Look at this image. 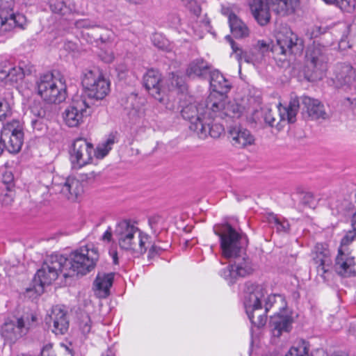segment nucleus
<instances>
[{
  "label": "nucleus",
  "instance_id": "obj_46",
  "mask_svg": "<svg viewBox=\"0 0 356 356\" xmlns=\"http://www.w3.org/2000/svg\"><path fill=\"white\" fill-rule=\"evenodd\" d=\"M113 231L111 227H108L102 236V240L105 242H111L112 240Z\"/></svg>",
  "mask_w": 356,
  "mask_h": 356
},
{
  "label": "nucleus",
  "instance_id": "obj_57",
  "mask_svg": "<svg viewBox=\"0 0 356 356\" xmlns=\"http://www.w3.org/2000/svg\"><path fill=\"white\" fill-rule=\"evenodd\" d=\"M316 29H318V32H319L320 33H321V29L320 27L316 28Z\"/></svg>",
  "mask_w": 356,
  "mask_h": 356
},
{
  "label": "nucleus",
  "instance_id": "obj_14",
  "mask_svg": "<svg viewBox=\"0 0 356 356\" xmlns=\"http://www.w3.org/2000/svg\"><path fill=\"white\" fill-rule=\"evenodd\" d=\"M211 111L209 115L213 119L224 118L227 116L232 118L240 117L244 111V107L236 101H229L224 96L216 97L214 95L208 97L207 104Z\"/></svg>",
  "mask_w": 356,
  "mask_h": 356
},
{
  "label": "nucleus",
  "instance_id": "obj_56",
  "mask_svg": "<svg viewBox=\"0 0 356 356\" xmlns=\"http://www.w3.org/2000/svg\"><path fill=\"white\" fill-rule=\"evenodd\" d=\"M12 179H13V177H12V175H9L8 176V178H7V179H6V180H7L8 181H10V180H12Z\"/></svg>",
  "mask_w": 356,
  "mask_h": 356
},
{
  "label": "nucleus",
  "instance_id": "obj_40",
  "mask_svg": "<svg viewBox=\"0 0 356 356\" xmlns=\"http://www.w3.org/2000/svg\"><path fill=\"white\" fill-rule=\"evenodd\" d=\"M12 110L10 104L6 100H0V121L5 120L10 116Z\"/></svg>",
  "mask_w": 356,
  "mask_h": 356
},
{
  "label": "nucleus",
  "instance_id": "obj_55",
  "mask_svg": "<svg viewBox=\"0 0 356 356\" xmlns=\"http://www.w3.org/2000/svg\"><path fill=\"white\" fill-rule=\"evenodd\" d=\"M112 257H113V262L114 264H118V256H117V252H113V254H112Z\"/></svg>",
  "mask_w": 356,
  "mask_h": 356
},
{
  "label": "nucleus",
  "instance_id": "obj_45",
  "mask_svg": "<svg viewBox=\"0 0 356 356\" xmlns=\"http://www.w3.org/2000/svg\"><path fill=\"white\" fill-rule=\"evenodd\" d=\"M31 123L33 130L38 131H42L46 128L45 124L42 123L41 119H32Z\"/></svg>",
  "mask_w": 356,
  "mask_h": 356
},
{
  "label": "nucleus",
  "instance_id": "obj_23",
  "mask_svg": "<svg viewBox=\"0 0 356 356\" xmlns=\"http://www.w3.org/2000/svg\"><path fill=\"white\" fill-rule=\"evenodd\" d=\"M355 79L356 71L350 65L340 63L335 67L334 76L332 79L335 87L350 88L355 83Z\"/></svg>",
  "mask_w": 356,
  "mask_h": 356
},
{
  "label": "nucleus",
  "instance_id": "obj_5",
  "mask_svg": "<svg viewBox=\"0 0 356 356\" xmlns=\"http://www.w3.org/2000/svg\"><path fill=\"white\" fill-rule=\"evenodd\" d=\"M264 291L266 289H264ZM266 294V291H265ZM261 299V302L265 301V309L268 312L274 305H278L279 312H276L270 317L269 327L273 338H280L284 334L289 333L292 329L293 317L291 311L286 308L284 298L280 295L271 294L266 298Z\"/></svg>",
  "mask_w": 356,
  "mask_h": 356
},
{
  "label": "nucleus",
  "instance_id": "obj_18",
  "mask_svg": "<svg viewBox=\"0 0 356 356\" xmlns=\"http://www.w3.org/2000/svg\"><path fill=\"white\" fill-rule=\"evenodd\" d=\"M69 154L73 168L78 169L91 162L94 154V147L86 139L77 138L72 143Z\"/></svg>",
  "mask_w": 356,
  "mask_h": 356
},
{
  "label": "nucleus",
  "instance_id": "obj_42",
  "mask_svg": "<svg viewBox=\"0 0 356 356\" xmlns=\"http://www.w3.org/2000/svg\"><path fill=\"white\" fill-rule=\"evenodd\" d=\"M79 328L84 336L90 333L91 330V321L88 315L82 316V319L79 323Z\"/></svg>",
  "mask_w": 356,
  "mask_h": 356
},
{
  "label": "nucleus",
  "instance_id": "obj_6",
  "mask_svg": "<svg viewBox=\"0 0 356 356\" xmlns=\"http://www.w3.org/2000/svg\"><path fill=\"white\" fill-rule=\"evenodd\" d=\"M37 94L48 104H60L67 97V86L65 79L48 73L40 76L35 82Z\"/></svg>",
  "mask_w": 356,
  "mask_h": 356
},
{
  "label": "nucleus",
  "instance_id": "obj_19",
  "mask_svg": "<svg viewBox=\"0 0 356 356\" xmlns=\"http://www.w3.org/2000/svg\"><path fill=\"white\" fill-rule=\"evenodd\" d=\"M299 42L297 35L286 29L277 33L276 44L273 46L272 51L276 56L295 53L296 50L301 49L302 44Z\"/></svg>",
  "mask_w": 356,
  "mask_h": 356
},
{
  "label": "nucleus",
  "instance_id": "obj_38",
  "mask_svg": "<svg viewBox=\"0 0 356 356\" xmlns=\"http://www.w3.org/2000/svg\"><path fill=\"white\" fill-rule=\"evenodd\" d=\"M354 241H356V231L353 229L347 232L343 237L339 248H343V250H349L348 246Z\"/></svg>",
  "mask_w": 356,
  "mask_h": 356
},
{
  "label": "nucleus",
  "instance_id": "obj_27",
  "mask_svg": "<svg viewBox=\"0 0 356 356\" xmlns=\"http://www.w3.org/2000/svg\"><path fill=\"white\" fill-rule=\"evenodd\" d=\"M210 86L213 92L209 95L216 97L223 96L229 92L231 83L218 70H214L211 73Z\"/></svg>",
  "mask_w": 356,
  "mask_h": 356
},
{
  "label": "nucleus",
  "instance_id": "obj_36",
  "mask_svg": "<svg viewBox=\"0 0 356 356\" xmlns=\"http://www.w3.org/2000/svg\"><path fill=\"white\" fill-rule=\"evenodd\" d=\"M50 8L53 13L61 16H67L72 13V9L67 6L63 0L51 1Z\"/></svg>",
  "mask_w": 356,
  "mask_h": 356
},
{
  "label": "nucleus",
  "instance_id": "obj_24",
  "mask_svg": "<svg viewBox=\"0 0 356 356\" xmlns=\"http://www.w3.org/2000/svg\"><path fill=\"white\" fill-rule=\"evenodd\" d=\"M53 189L59 191L70 201H76L83 193V184L75 177H68L63 184H54Z\"/></svg>",
  "mask_w": 356,
  "mask_h": 356
},
{
  "label": "nucleus",
  "instance_id": "obj_49",
  "mask_svg": "<svg viewBox=\"0 0 356 356\" xmlns=\"http://www.w3.org/2000/svg\"><path fill=\"white\" fill-rule=\"evenodd\" d=\"M257 47H259V49L260 50H264L265 49H268V45L267 44V43L264 41V40H259L257 42Z\"/></svg>",
  "mask_w": 356,
  "mask_h": 356
},
{
  "label": "nucleus",
  "instance_id": "obj_32",
  "mask_svg": "<svg viewBox=\"0 0 356 356\" xmlns=\"http://www.w3.org/2000/svg\"><path fill=\"white\" fill-rule=\"evenodd\" d=\"M209 68V63L202 58H197L192 60L187 69L186 75L189 78L200 77L204 75Z\"/></svg>",
  "mask_w": 356,
  "mask_h": 356
},
{
  "label": "nucleus",
  "instance_id": "obj_33",
  "mask_svg": "<svg viewBox=\"0 0 356 356\" xmlns=\"http://www.w3.org/2000/svg\"><path fill=\"white\" fill-rule=\"evenodd\" d=\"M229 24L232 34L236 38H243L249 35L247 26L233 13L229 15Z\"/></svg>",
  "mask_w": 356,
  "mask_h": 356
},
{
  "label": "nucleus",
  "instance_id": "obj_26",
  "mask_svg": "<svg viewBox=\"0 0 356 356\" xmlns=\"http://www.w3.org/2000/svg\"><path fill=\"white\" fill-rule=\"evenodd\" d=\"M229 138L234 147H245L254 143V138L250 131L241 126L231 127L229 130Z\"/></svg>",
  "mask_w": 356,
  "mask_h": 356
},
{
  "label": "nucleus",
  "instance_id": "obj_7",
  "mask_svg": "<svg viewBox=\"0 0 356 356\" xmlns=\"http://www.w3.org/2000/svg\"><path fill=\"white\" fill-rule=\"evenodd\" d=\"M143 82L149 93L161 102L167 90L178 89L183 91L185 89V80L182 76L172 74L168 80H163L161 74L155 70H149L144 75Z\"/></svg>",
  "mask_w": 356,
  "mask_h": 356
},
{
  "label": "nucleus",
  "instance_id": "obj_51",
  "mask_svg": "<svg viewBox=\"0 0 356 356\" xmlns=\"http://www.w3.org/2000/svg\"><path fill=\"white\" fill-rule=\"evenodd\" d=\"M351 222L353 229L356 231V212L353 214L352 217Z\"/></svg>",
  "mask_w": 356,
  "mask_h": 356
},
{
  "label": "nucleus",
  "instance_id": "obj_21",
  "mask_svg": "<svg viewBox=\"0 0 356 356\" xmlns=\"http://www.w3.org/2000/svg\"><path fill=\"white\" fill-rule=\"evenodd\" d=\"M334 268L337 273L341 276L350 277L356 275L355 257L351 255L350 250H343V248H339Z\"/></svg>",
  "mask_w": 356,
  "mask_h": 356
},
{
  "label": "nucleus",
  "instance_id": "obj_31",
  "mask_svg": "<svg viewBox=\"0 0 356 356\" xmlns=\"http://www.w3.org/2000/svg\"><path fill=\"white\" fill-rule=\"evenodd\" d=\"M314 260L316 264L318 275L325 279V274L328 273L331 265L330 251L326 248L321 252L316 251Z\"/></svg>",
  "mask_w": 356,
  "mask_h": 356
},
{
  "label": "nucleus",
  "instance_id": "obj_28",
  "mask_svg": "<svg viewBox=\"0 0 356 356\" xmlns=\"http://www.w3.org/2000/svg\"><path fill=\"white\" fill-rule=\"evenodd\" d=\"M114 275L113 273H99L94 282L95 295L99 298H105L110 293Z\"/></svg>",
  "mask_w": 356,
  "mask_h": 356
},
{
  "label": "nucleus",
  "instance_id": "obj_54",
  "mask_svg": "<svg viewBox=\"0 0 356 356\" xmlns=\"http://www.w3.org/2000/svg\"><path fill=\"white\" fill-rule=\"evenodd\" d=\"M339 26H340L341 27V29H343L345 30L346 32H348V26L346 25V24H343V23H340L339 24Z\"/></svg>",
  "mask_w": 356,
  "mask_h": 356
},
{
  "label": "nucleus",
  "instance_id": "obj_11",
  "mask_svg": "<svg viewBox=\"0 0 356 356\" xmlns=\"http://www.w3.org/2000/svg\"><path fill=\"white\" fill-rule=\"evenodd\" d=\"M36 321V316L33 314L8 318L1 326V334L8 343L14 344L28 334Z\"/></svg>",
  "mask_w": 356,
  "mask_h": 356
},
{
  "label": "nucleus",
  "instance_id": "obj_39",
  "mask_svg": "<svg viewBox=\"0 0 356 356\" xmlns=\"http://www.w3.org/2000/svg\"><path fill=\"white\" fill-rule=\"evenodd\" d=\"M335 6L344 12L352 13L355 7V1L337 0Z\"/></svg>",
  "mask_w": 356,
  "mask_h": 356
},
{
  "label": "nucleus",
  "instance_id": "obj_17",
  "mask_svg": "<svg viewBox=\"0 0 356 356\" xmlns=\"http://www.w3.org/2000/svg\"><path fill=\"white\" fill-rule=\"evenodd\" d=\"M190 11L189 30L188 33L195 40L203 37L209 28V21L201 15V8L195 0H181Z\"/></svg>",
  "mask_w": 356,
  "mask_h": 356
},
{
  "label": "nucleus",
  "instance_id": "obj_41",
  "mask_svg": "<svg viewBox=\"0 0 356 356\" xmlns=\"http://www.w3.org/2000/svg\"><path fill=\"white\" fill-rule=\"evenodd\" d=\"M152 40L154 45L159 49H165L168 46V40L161 34H154Z\"/></svg>",
  "mask_w": 356,
  "mask_h": 356
},
{
  "label": "nucleus",
  "instance_id": "obj_25",
  "mask_svg": "<svg viewBox=\"0 0 356 356\" xmlns=\"http://www.w3.org/2000/svg\"><path fill=\"white\" fill-rule=\"evenodd\" d=\"M24 76V72L22 67L7 60L0 63V81L13 84L21 81Z\"/></svg>",
  "mask_w": 356,
  "mask_h": 356
},
{
  "label": "nucleus",
  "instance_id": "obj_34",
  "mask_svg": "<svg viewBox=\"0 0 356 356\" xmlns=\"http://www.w3.org/2000/svg\"><path fill=\"white\" fill-rule=\"evenodd\" d=\"M30 113L39 119H43L49 116V111L48 107L39 101L33 102L29 108Z\"/></svg>",
  "mask_w": 356,
  "mask_h": 356
},
{
  "label": "nucleus",
  "instance_id": "obj_47",
  "mask_svg": "<svg viewBox=\"0 0 356 356\" xmlns=\"http://www.w3.org/2000/svg\"><path fill=\"white\" fill-rule=\"evenodd\" d=\"M41 356H56L51 344H47L43 347Z\"/></svg>",
  "mask_w": 356,
  "mask_h": 356
},
{
  "label": "nucleus",
  "instance_id": "obj_10",
  "mask_svg": "<svg viewBox=\"0 0 356 356\" xmlns=\"http://www.w3.org/2000/svg\"><path fill=\"white\" fill-rule=\"evenodd\" d=\"M244 299L245 312L252 325L262 327L266 323V309L263 311L261 299L266 293L264 287L259 284H251Z\"/></svg>",
  "mask_w": 356,
  "mask_h": 356
},
{
  "label": "nucleus",
  "instance_id": "obj_9",
  "mask_svg": "<svg viewBox=\"0 0 356 356\" xmlns=\"http://www.w3.org/2000/svg\"><path fill=\"white\" fill-rule=\"evenodd\" d=\"M307 70L305 76L307 81L316 82L322 80L326 75L328 58L325 46L314 42L307 51Z\"/></svg>",
  "mask_w": 356,
  "mask_h": 356
},
{
  "label": "nucleus",
  "instance_id": "obj_37",
  "mask_svg": "<svg viewBox=\"0 0 356 356\" xmlns=\"http://www.w3.org/2000/svg\"><path fill=\"white\" fill-rule=\"evenodd\" d=\"M114 143V138L109 137L104 143L99 145L96 150L94 149L93 155H95L97 159H103L111 149L112 145Z\"/></svg>",
  "mask_w": 356,
  "mask_h": 356
},
{
  "label": "nucleus",
  "instance_id": "obj_20",
  "mask_svg": "<svg viewBox=\"0 0 356 356\" xmlns=\"http://www.w3.org/2000/svg\"><path fill=\"white\" fill-rule=\"evenodd\" d=\"M2 138L9 152H19L24 143V132L20 122L14 120L6 124L2 131Z\"/></svg>",
  "mask_w": 356,
  "mask_h": 356
},
{
  "label": "nucleus",
  "instance_id": "obj_22",
  "mask_svg": "<svg viewBox=\"0 0 356 356\" xmlns=\"http://www.w3.org/2000/svg\"><path fill=\"white\" fill-rule=\"evenodd\" d=\"M46 321L52 332L56 335L64 334L68 330L69 321L66 312L59 306L52 308Z\"/></svg>",
  "mask_w": 356,
  "mask_h": 356
},
{
  "label": "nucleus",
  "instance_id": "obj_29",
  "mask_svg": "<svg viewBox=\"0 0 356 356\" xmlns=\"http://www.w3.org/2000/svg\"><path fill=\"white\" fill-rule=\"evenodd\" d=\"M113 40V33H108L104 36L101 35L97 41L99 45V50L97 53L99 58L106 63H111L114 60L115 56L112 48L111 47V41Z\"/></svg>",
  "mask_w": 356,
  "mask_h": 356
},
{
  "label": "nucleus",
  "instance_id": "obj_44",
  "mask_svg": "<svg viewBox=\"0 0 356 356\" xmlns=\"http://www.w3.org/2000/svg\"><path fill=\"white\" fill-rule=\"evenodd\" d=\"M225 39L229 42L233 51L236 54L238 59L241 58L242 50L239 49L229 35H226Z\"/></svg>",
  "mask_w": 356,
  "mask_h": 356
},
{
  "label": "nucleus",
  "instance_id": "obj_2",
  "mask_svg": "<svg viewBox=\"0 0 356 356\" xmlns=\"http://www.w3.org/2000/svg\"><path fill=\"white\" fill-rule=\"evenodd\" d=\"M214 232L219 236L222 256L226 259H234L233 264L220 272V275L229 284H233L238 277H243L253 271L249 259L241 257L240 254L247 243L245 236L238 232L228 224L214 227Z\"/></svg>",
  "mask_w": 356,
  "mask_h": 356
},
{
  "label": "nucleus",
  "instance_id": "obj_15",
  "mask_svg": "<svg viewBox=\"0 0 356 356\" xmlns=\"http://www.w3.org/2000/svg\"><path fill=\"white\" fill-rule=\"evenodd\" d=\"M91 112L90 106L86 99L76 97L65 108L63 113V121L69 127H78L85 122Z\"/></svg>",
  "mask_w": 356,
  "mask_h": 356
},
{
  "label": "nucleus",
  "instance_id": "obj_13",
  "mask_svg": "<svg viewBox=\"0 0 356 356\" xmlns=\"http://www.w3.org/2000/svg\"><path fill=\"white\" fill-rule=\"evenodd\" d=\"M14 0H0V35L15 29H24L28 21L26 16L14 10Z\"/></svg>",
  "mask_w": 356,
  "mask_h": 356
},
{
  "label": "nucleus",
  "instance_id": "obj_53",
  "mask_svg": "<svg viewBox=\"0 0 356 356\" xmlns=\"http://www.w3.org/2000/svg\"><path fill=\"white\" fill-rule=\"evenodd\" d=\"M325 3L330 4V5H334L337 3V0H323Z\"/></svg>",
  "mask_w": 356,
  "mask_h": 356
},
{
  "label": "nucleus",
  "instance_id": "obj_4",
  "mask_svg": "<svg viewBox=\"0 0 356 356\" xmlns=\"http://www.w3.org/2000/svg\"><path fill=\"white\" fill-rule=\"evenodd\" d=\"M208 99L205 103L194 102L184 106L181 110L182 117L190 121L191 130L195 132L201 138H204L208 134L212 138L218 137L223 131L221 125L211 124L209 113L211 111L207 108Z\"/></svg>",
  "mask_w": 356,
  "mask_h": 356
},
{
  "label": "nucleus",
  "instance_id": "obj_52",
  "mask_svg": "<svg viewBox=\"0 0 356 356\" xmlns=\"http://www.w3.org/2000/svg\"><path fill=\"white\" fill-rule=\"evenodd\" d=\"M102 356H115V355L112 350H108L104 353H103Z\"/></svg>",
  "mask_w": 356,
  "mask_h": 356
},
{
  "label": "nucleus",
  "instance_id": "obj_16",
  "mask_svg": "<svg viewBox=\"0 0 356 356\" xmlns=\"http://www.w3.org/2000/svg\"><path fill=\"white\" fill-rule=\"evenodd\" d=\"M300 103L297 97H292L287 106H282L281 104L278 106L279 121L277 123L276 119L270 109H268L264 115V120L270 127H276L280 130L286 123H293L296 121V115L299 111Z\"/></svg>",
  "mask_w": 356,
  "mask_h": 356
},
{
  "label": "nucleus",
  "instance_id": "obj_35",
  "mask_svg": "<svg viewBox=\"0 0 356 356\" xmlns=\"http://www.w3.org/2000/svg\"><path fill=\"white\" fill-rule=\"evenodd\" d=\"M268 222L273 225L278 232H287L289 230V223L284 218L274 214H270L268 217Z\"/></svg>",
  "mask_w": 356,
  "mask_h": 356
},
{
  "label": "nucleus",
  "instance_id": "obj_12",
  "mask_svg": "<svg viewBox=\"0 0 356 356\" xmlns=\"http://www.w3.org/2000/svg\"><path fill=\"white\" fill-rule=\"evenodd\" d=\"M81 84L90 99H103L110 91V82L98 69L86 70L82 74Z\"/></svg>",
  "mask_w": 356,
  "mask_h": 356
},
{
  "label": "nucleus",
  "instance_id": "obj_58",
  "mask_svg": "<svg viewBox=\"0 0 356 356\" xmlns=\"http://www.w3.org/2000/svg\"><path fill=\"white\" fill-rule=\"evenodd\" d=\"M177 22L179 23V19L178 17H177Z\"/></svg>",
  "mask_w": 356,
  "mask_h": 356
},
{
  "label": "nucleus",
  "instance_id": "obj_50",
  "mask_svg": "<svg viewBox=\"0 0 356 356\" xmlns=\"http://www.w3.org/2000/svg\"><path fill=\"white\" fill-rule=\"evenodd\" d=\"M5 148H6V143H5L4 140H3L2 136H0V155L3 153Z\"/></svg>",
  "mask_w": 356,
  "mask_h": 356
},
{
  "label": "nucleus",
  "instance_id": "obj_8",
  "mask_svg": "<svg viewBox=\"0 0 356 356\" xmlns=\"http://www.w3.org/2000/svg\"><path fill=\"white\" fill-rule=\"evenodd\" d=\"M294 0H252L250 4L251 13L261 26L266 25L270 19V9L277 14L285 15L294 10Z\"/></svg>",
  "mask_w": 356,
  "mask_h": 356
},
{
  "label": "nucleus",
  "instance_id": "obj_1",
  "mask_svg": "<svg viewBox=\"0 0 356 356\" xmlns=\"http://www.w3.org/2000/svg\"><path fill=\"white\" fill-rule=\"evenodd\" d=\"M98 259V250L92 243L80 247L67 258L62 254H51L46 258L41 268L37 271L34 285L33 288L27 289L26 293L30 298L41 295L44 286L55 281L59 273H63L65 277L74 274L86 275L95 268Z\"/></svg>",
  "mask_w": 356,
  "mask_h": 356
},
{
  "label": "nucleus",
  "instance_id": "obj_48",
  "mask_svg": "<svg viewBox=\"0 0 356 356\" xmlns=\"http://www.w3.org/2000/svg\"><path fill=\"white\" fill-rule=\"evenodd\" d=\"M346 35H343L340 41L339 42V49L341 51L346 50L350 47L348 44V42L346 41Z\"/></svg>",
  "mask_w": 356,
  "mask_h": 356
},
{
  "label": "nucleus",
  "instance_id": "obj_43",
  "mask_svg": "<svg viewBox=\"0 0 356 356\" xmlns=\"http://www.w3.org/2000/svg\"><path fill=\"white\" fill-rule=\"evenodd\" d=\"M74 25L77 29H92L97 26L95 22L89 19H81L76 20Z\"/></svg>",
  "mask_w": 356,
  "mask_h": 356
},
{
  "label": "nucleus",
  "instance_id": "obj_30",
  "mask_svg": "<svg viewBox=\"0 0 356 356\" xmlns=\"http://www.w3.org/2000/svg\"><path fill=\"white\" fill-rule=\"evenodd\" d=\"M302 104L312 119H325L327 118L324 106L319 100L305 96L302 98Z\"/></svg>",
  "mask_w": 356,
  "mask_h": 356
},
{
  "label": "nucleus",
  "instance_id": "obj_3",
  "mask_svg": "<svg viewBox=\"0 0 356 356\" xmlns=\"http://www.w3.org/2000/svg\"><path fill=\"white\" fill-rule=\"evenodd\" d=\"M119 248L134 257H139L147 251L149 236L133 222L122 220L118 222L113 230Z\"/></svg>",
  "mask_w": 356,
  "mask_h": 356
}]
</instances>
